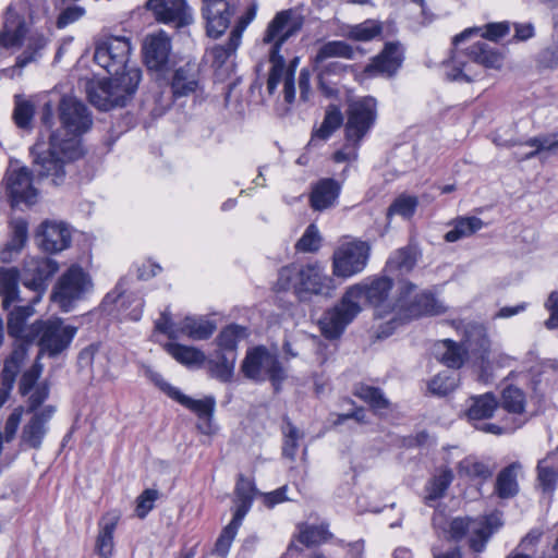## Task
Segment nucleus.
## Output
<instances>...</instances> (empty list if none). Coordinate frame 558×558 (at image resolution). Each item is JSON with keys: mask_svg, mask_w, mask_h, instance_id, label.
Returning a JSON list of instances; mask_svg holds the SVG:
<instances>
[{"mask_svg": "<svg viewBox=\"0 0 558 558\" xmlns=\"http://www.w3.org/2000/svg\"><path fill=\"white\" fill-rule=\"evenodd\" d=\"M519 464L512 463L505 468L498 475L496 482V490L499 497L510 498L518 492V483L515 478V469Z\"/></svg>", "mask_w": 558, "mask_h": 558, "instance_id": "nucleus-47", "label": "nucleus"}, {"mask_svg": "<svg viewBox=\"0 0 558 558\" xmlns=\"http://www.w3.org/2000/svg\"><path fill=\"white\" fill-rule=\"evenodd\" d=\"M27 32L25 19L12 5L8 7L0 32V53L4 49L19 47Z\"/></svg>", "mask_w": 558, "mask_h": 558, "instance_id": "nucleus-25", "label": "nucleus"}, {"mask_svg": "<svg viewBox=\"0 0 558 558\" xmlns=\"http://www.w3.org/2000/svg\"><path fill=\"white\" fill-rule=\"evenodd\" d=\"M141 80L142 71L138 68H130L110 78L90 83L87 87L88 99L104 111L123 107L134 96Z\"/></svg>", "mask_w": 558, "mask_h": 558, "instance_id": "nucleus-6", "label": "nucleus"}, {"mask_svg": "<svg viewBox=\"0 0 558 558\" xmlns=\"http://www.w3.org/2000/svg\"><path fill=\"white\" fill-rule=\"evenodd\" d=\"M409 316L437 315L445 312V306L432 294L424 292L416 296L409 307Z\"/></svg>", "mask_w": 558, "mask_h": 558, "instance_id": "nucleus-42", "label": "nucleus"}, {"mask_svg": "<svg viewBox=\"0 0 558 558\" xmlns=\"http://www.w3.org/2000/svg\"><path fill=\"white\" fill-rule=\"evenodd\" d=\"M331 537L327 526L324 525H307L301 530L299 541L306 545L313 546L326 542Z\"/></svg>", "mask_w": 558, "mask_h": 558, "instance_id": "nucleus-56", "label": "nucleus"}, {"mask_svg": "<svg viewBox=\"0 0 558 558\" xmlns=\"http://www.w3.org/2000/svg\"><path fill=\"white\" fill-rule=\"evenodd\" d=\"M59 265L56 260L48 257L29 258L25 260L20 272V282H22L25 293L31 296L27 299L33 303H39L48 290V282L58 271Z\"/></svg>", "mask_w": 558, "mask_h": 558, "instance_id": "nucleus-11", "label": "nucleus"}, {"mask_svg": "<svg viewBox=\"0 0 558 558\" xmlns=\"http://www.w3.org/2000/svg\"><path fill=\"white\" fill-rule=\"evenodd\" d=\"M303 20L291 10L281 11L269 22L264 35L265 44H272L269 60L271 69L267 80V92L274 95L279 83L283 82V96L288 104L295 99L294 72L300 59L293 58L286 66L284 58L279 53L281 46L302 28Z\"/></svg>", "mask_w": 558, "mask_h": 558, "instance_id": "nucleus-3", "label": "nucleus"}, {"mask_svg": "<svg viewBox=\"0 0 558 558\" xmlns=\"http://www.w3.org/2000/svg\"><path fill=\"white\" fill-rule=\"evenodd\" d=\"M12 238L8 242L12 247H15V253H20L27 241L28 226L23 218H16L11 222Z\"/></svg>", "mask_w": 558, "mask_h": 558, "instance_id": "nucleus-60", "label": "nucleus"}, {"mask_svg": "<svg viewBox=\"0 0 558 558\" xmlns=\"http://www.w3.org/2000/svg\"><path fill=\"white\" fill-rule=\"evenodd\" d=\"M462 343L468 352L477 355L484 360L490 348V341L486 328L477 323H469L464 327V337Z\"/></svg>", "mask_w": 558, "mask_h": 558, "instance_id": "nucleus-31", "label": "nucleus"}, {"mask_svg": "<svg viewBox=\"0 0 558 558\" xmlns=\"http://www.w3.org/2000/svg\"><path fill=\"white\" fill-rule=\"evenodd\" d=\"M170 51V38L163 31L147 36L143 46L144 60L147 68L150 70H161L168 63Z\"/></svg>", "mask_w": 558, "mask_h": 558, "instance_id": "nucleus-23", "label": "nucleus"}, {"mask_svg": "<svg viewBox=\"0 0 558 558\" xmlns=\"http://www.w3.org/2000/svg\"><path fill=\"white\" fill-rule=\"evenodd\" d=\"M150 378L168 397L175 400L186 409L196 413L197 416L204 421V423L198 425V428L204 434H209L210 421L213 418L216 404L215 399L213 397H206L205 399L195 400L182 393L178 388L171 386L158 373H151Z\"/></svg>", "mask_w": 558, "mask_h": 558, "instance_id": "nucleus-17", "label": "nucleus"}, {"mask_svg": "<svg viewBox=\"0 0 558 558\" xmlns=\"http://www.w3.org/2000/svg\"><path fill=\"white\" fill-rule=\"evenodd\" d=\"M146 7L158 22L175 28L185 27L193 22L186 0H148Z\"/></svg>", "mask_w": 558, "mask_h": 558, "instance_id": "nucleus-18", "label": "nucleus"}, {"mask_svg": "<svg viewBox=\"0 0 558 558\" xmlns=\"http://www.w3.org/2000/svg\"><path fill=\"white\" fill-rule=\"evenodd\" d=\"M469 401L470 405L465 412V415L470 421L489 418L493 416L498 407L496 397L490 392L480 396H472Z\"/></svg>", "mask_w": 558, "mask_h": 558, "instance_id": "nucleus-34", "label": "nucleus"}, {"mask_svg": "<svg viewBox=\"0 0 558 558\" xmlns=\"http://www.w3.org/2000/svg\"><path fill=\"white\" fill-rule=\"evenodd\" d=\"M86 11L83 7L72 5L62 10L57 19L56 25L59 29L77 22L85 15Z\"/></svg>", "mask_w": 558, "mask_h": 558, "instance_id": "nucleus-64", "label": "nucleus"}, {"mask_svg": "<svg viewBox=\"0 0 558 558\" xmlns=\"http://www.w3.org/2000/svg\"><path fill=\"white\" fill-rule=\"evenodd\" d=\"M536 470L537 488L541 489L544 495L550 496L556 489L558 480L557 471L548 464L547 459L538 461Z\"/></svg>", "mask_w": 558, "mask_h": 558, "instance_id": "nucleus-48", "label": "nucleus"}, {"mask_svg": "<svg viewBox=\"0 0 558 558\" xmlns=\"http://www.w3.org/2000/svg\"><path fill=\"white\" fill-rule=\"evenodd\" d=\"M39 246L48 253H58L71 243V235L69 229L57 222L45 221L40 226Z\"/></svg>", "mask_w": 558, "mask_h": 558, "instance_id": "nucleus-27", "label": "nucleus"}, {"mask_svg": "<svg viewBox=\"0 0 558 558\" xmlns=\"http://www.w3.org/2000/svg\"><path fill=\"white\" fill-rule=\"evenodd\" d=\"M20 288V272L16 267H0V305L8 312L7 330L17 342L32 343L33 324L27 320L35 315V305Z\"/></svg>", "mask_w": 558, "mask_h": 558, "instance_id": "nucleus-4", "label": "nucleus"}, {"mask_svg": "<svg viewBox=\"0 0 558 558\" xmlns=\"http://www.w3.org/2000/svg\"><path fill=\"white\" fill-rule=\"evenodd\" d=\"M47 38L41 34H34L28 38L25 50L16 58L15 68L23 69L40 58V51L46 47Z\"/></svg>", "mask_w": 558, "mask_h": 558, "instance_id": "nucleus-46", "label": "nucleus"}, {"mask_svg": "<svg viewBox=\"0 0 558 558\" xmlns=\"http://www.w3.org/2000/svg\"><path fill=\"white\" fill-rule=\"evenodd\" d=\"M509 29L508 23H490L486 25L485 32L481 34L483 39L474 43L465 50L459 49V46L472 35L481 33L482 29L466 28L456 35L452 39L451 70L448 72V76L452 81H473L475 76V72L472 70L473 63L487 69H500L504 61L502 54L484 39L496 41L506 36Z\"/></svg>", "mask_w": 558, "mask_h": 558, "instance_id": "nucleus-2", "label": "nucleus"}, {"mask_svg": "<svg viewBox=\"0 0 558 558\" xmlns=\"http://www.w3.org/2000/svg\"><path fill=\"white\" fill-rule=\"evenodd\" d=\"M357 293V288H347L340 301L323 314L318 325L325 338H339L361 313L362 306L356 303Z\"/></svg>", "mask_w": 558, "mask_h": 558, "instance_id": "nucleus-9", "label": "nucleus"}, {"mask_svg": "<svg viewBox=\"0 0 558 558\" xmlns=\"http://www.w3.org/2000/svg\"><path fill=\"white\" fill-rule=\"evenodd\" d=\"M377 120V100L372 96L352 100L347 109L344 136L363 141Z\"/></svg>", "mask_w": 558, "mask_h": 558, "instance_id": "nucleus-12", "label": "nucleus"}, {"mask_svg": "<svg viewBox=\"0 0 558 558\" xmlns=\"http://www.w3.org/2000/svg\"><path fill=\"white\" fill-rule=\"evenodd\" d=\"M438 360L448 368H460L468 355V350L463 343H457L450 339L440 341L436 347Z\"/></svg>", "mask_w": 558, "mask_h": 558, "instance_id": "nucleus-32", "label": "nucleus"}, {"mask_svg": "<svg viewBox=\"0 0 558 558\" xmlns=\"http://www.w3.org/2000/svg\"><path fill=\"white\" fill-rule=\"evenodd\" d=\"M453 480V474L451 470L445 469L441 470L438 474H436L426 485V504H430L441 497H444L446 490L450 486Z\"/></svg>", "mask_w": 558, "mask_h": 558, "instance_id": "nucleus-45", "label": "nucleus"}, {"mask_svg": "<svg viewBox=\"0 0 558 558\" xmlns=\"http://www.w3.org/2000/svg\"><path fill=\"white\" fill-rule=\"evenodd\" d=\"M159 493L156 489H145L136 499V515L144 519L154 508L155 501L158 499Z\"/></svg>", "mask_w": 558, "mask_h": 558, "instance_id": "nucleus-61", "label": "nucleus"}, {"mask_svg": "<svg viewBox=\"0 0 558 558\" xmlns=\"http://www.w3.org/2000/svg\"><path fill=\"white\" fill-rule=\"evenodd\" d=\"M31 343L15 341L12 345L11 353L3 362L1 372L2 381L14 383L28 355V347Z\"/></svg>", "mask_w": 558, "mask_h": 558, "instance_id": "nucleus-33", "label": "nucleus"}, {"mask_svg": "<svg viewBox=\"0 0 558 558\" xmlns=\"http://www.w3.org/2000/svg\"><path fill=\"white\" fill-rule=\"evenodd\" d=\"M236 352L223 353L217 351L215 357L208 361L211 377L229 383L233 377Z\"/></svg>", "mask_w": 558, "mask_h": 558, "instance_id": "nucleus-36", "label": "nucleus"}, {"mask_svg": "<svg viewBox=\"0 0 558 558\" xmlns=\"http://www.w3.org/2000/svg\"><path fill=\"white\" fill-rule=\"evenodd\" d=\"M459 474L469 477L488 478L492 475L489 468L483 462L472 458L463 459L458 465Z\"/></svg>", "mask_w": 558, "mask_h": 558, "instance_id": "nucleus-57", "label": "nucleus"}, {"mask_svg": "<svg viewBox=\"0 0 558 558\" xmlns=\"http://www.w3.org/2000/svg\"><path fill=\"white\" fill-rule=\"evenodd\" d=\"M341 192V183L331 178L318 180L312 186L310 194V205L315 211H324L332 208L338 203Z\"/></svg>", "mask_w": 558, "mask_h": 558, "instance_id": "nucleus-26", "label": "nucleus"}, {"mask_svg": "<svg viewBox=\"0 0 558 558\" xmlns=\"http://www.w3.org/2000/svg\"><path fill=\"white\" fill-rule=\"evenodd\" d=\"M349 288H357V304H361V301L365 299L369 304L379 306L387 299L392 288V281L388 277H379L372 280H363Z\"/></svg>", "mask_w": 558, "mask_h": 558, "instance_id": "nucleus-28", "label": "nucleus"}, {"mask_svg": "<svg viewBox=\"0 0 558 558\" xmlns=\"http://www.w3.org/2000/svg\"><path fill=\"white\" fill-rule=\"evenodd\" d=\"M320 235L315 225H310L301 239L296 242L295 248L299 252L312 253L318 251L320 246Z\"/></svg>", "mask_w": 558, "mask_h": 558, "instance_id": "nucleus-58", "label": "nucleus"}, {"mask_svg": "<svg viewBox=\"0 0 558 558\" xmlns=\"http://www.w3.org/2000/svg\"><path fill=\"white\" fill-rule=\"evenodd\" d=\"M58 109L61 126L49 135V147L37 142L32 148L34 171L39 178H51L54 185L63 182L65 165L84 156L81 135L93 124L86 105L73 96H63Z\"/></svg>", "mask_w": 558, "mask_h": 558, "instance_id": "nucleus-1", "label": "nucleus"}, {"mask_svg": "<svg viewBox=\"0 0 558 558\" xmlns=\"http://www.w3.org/2000/svg\"><path fill=\"white\" fill-rule=\"evenodd\" d=\"M383 32V25L375 20H366L360 24L350 27L348 37L356 41H369L379 36Z\"/></svg>", "mask_w": 558, "mask_h": 558, "instance_id": "nucleus-49", "label": "nucleus"}, {"mask_svg": "<svg viewBox=\"0 0 558 558\" xmlns=\"http://www.w3.org/2000/svg\"><path fill=\"white\" fill-rule=\"evenodd\" d=\"M121 513L118 510L107 512L99 521V533L95 549L101 558H109L113 553V533L120 521Z\"/></svg>", "mask_w": 558, "mask_h": 558, "instance_id": "nucleus-30", "label": "nucleus"}, {"mask_svg": "<svg viewBox=\"0 0 558 558\" xmlns=\"http://www.w3.org/2000/svg\"><path fill=\"white\" fill-rule=\"evenodd\" d=\"M130 51L131 45L125 38H108L97 44L94 60L111 75H118L131 68L128 66Z\"/></svg>", "mask_w": 558, "mask_h": 558, "instance_id": "nucleus-15", "label": "nucleus"}, {"mask_svg": "<svg viewBox=\"0 0 558 558\" xmlns=\"http://www.w3.org/2000/svg\"><path fill=\"white\" fill-rule=\"evenodd\" d=\"M242 32L243 27L235 26L232 29L227 44L216 45L210 49L209 54L214 65L218 68L222 66L227 60L236 51L241 43Z\"/></svg>", "mask_w": 558, "mask_h": 558, "instance_id": "nucleus-40", "label": "nucleus"}, {"mask_svg": "<svg viewBox=\"0 0 558 558\" xmlns=\"http://www.w3.org/2000/svg\"><path fill=\"white\" fill-rule=\"evenodd\" d=\"M150 378L168 397L175 400L186 409L196 413L197 416L204 421V423L198 425V428L204 434H209L210 421L213 418L216 404L215 399L213 397H206L205 399L195 400L182 393L178 388L171 386L158 373H151Z\"/></svg>", "mask_w": 558, "mask_h": 558, "instance_id": "nucleus-16", "label": "nucleus"}, {"mask_svg": "<svg viewBox=\"0 0 558 558\" xmlns=\"http://www.w3.org/2000/svg\"><path fill=\"white\" fill-rule=\"evenodd\" d=\"M245 327L239 325H230L221 330L217 338V343L220 352L230 353L235 352L238 343L247 337Z\"/></svg>", "mask_w": 558, "mask_h": 558, "instance_id": "nucleus-43", "label": "nucleus"}, {"mask_svg": "<svg viewBox=\"0 0 558 558\" xmlns=\"http://www.w3.org/2000/svg\"><path fill=\"white\" fill-rule=\"evenodd\" d=\"M403 62V48L399 43H387L379 54L365 66L367 76L392 77Z\"/></svg>", "mask_w": 558, "mask_h": 558, "instance_id": "nucleus-20", "label": "nucleus"}, {"mask_svg": "<svg viewBox=\"0 0 558 558\" xmlns=\"http://www.w3.org/2000/svg\"><path fill=\"white\" fill-rule=\"evenodd\" d=\"M32 343L38 340L40 353L56 357L66 350L76 335V327L65 325L61 318L37 319L33 323Z\"/></svg>", "mask_w": 558, "mask_h": 558, "instance_id": "nucleus-8", "label": "nucleus"}, {"mask_svg": "<svg viewBox=\"0 0 558 558\" xmlns=\"http://www.w3.org/2000/svg\"><path fill=\"white\" fill-rule=\"evenodd\" d=\"M502 525L501 513L470 518L457 517L449 523V538L460 542L468 538L469 547L474 553H482L490 536Z\"/></svg>", "mask_w": 558, "mask_h": 558, "instance_id": "nucleus-7", "label": "nucleus"}, {"mask_svg": "<svg viewBox=\"0 0 558 558\" xmlns=\"http://www.w3.org/2000/svg\"><path fill=\"white\" fill-rule=\"evenodd\" d=\"M417 204L418 201L415 196L402 194L389 206L387 217L399 215L403 218H410L414 215Z\"/></svg>", "mask_w": 558, "mask_h": 558, "instance_id": "nucleus-55", "label": "nucleus"}, {"mask_svg": "<svg viewBox=\"0 0 558 558\" xmlns=\"http://www.w3.org/2000/svg\"><path fill=\"white\" fill-rule=\"evenodd\" d=\"M89 276L78 266H72L61 276L52 292V300L64 312L71 310L72 303L82 299L92 289Z\"/></svg>", "mask_w": 558, "mask_h": 558, "instance_id": "nucleus-14", "label": "nucleus"}, {"mask_svg": "<svg viewBox=\"0 0 558 558\" xmlns=\"http://www.w3.org/2000/svg\"><path fill=\"white\" fill-rule=\"evenodd\" d=\"M282 433L284 436L282 454L290 460H293L296 454V450L299 447L298 441L304 437V434L295 427L289 420L286 421L284 426L282 427Z\"/></svg>", "mask_w": 558, "mask_h": 558, "instance_id": "nucleus-52", "label": "nucleus"}, {"mask_svg": "<svg viewBox=\"0 0 558 558\" xmlns=\"http://www.w3.org/2000/svg\"><path fill=\"white\" fill-rule=\"evenodd\" d=\"M363 141L344 136V144L332 154V160L337 163H353L359 158V149Z\"/></svg>", "mask_w": 558, "mask_h": 558, "instance_id": "nucleus-54", "label": "nucleus"}, {"mask_svg": "<svg viewBox=\"0 0 558 558\" xmlns=\"http://www.w3.org/2000/svg\"><path fill=\"white\" fill-rule=\"evenodd\" d=\"M35 108L34 105L21 96H15L13 119L20 129H28L32 125Z\"/></svg>", "mask_w": 558, "mask_h": 558, "instance_id": "nucleus-53", "label": "nucleus"}, {"mask_svg": "<svg viewBox=\"0 0 558 558\" xmlns=\"http://www.w3.org/2000/svg\"><path fill=\"white\" fill-rule=\"evenodd\" d=\"M202 15L209 37H220L229 27L232 12L226 0H204Z\"/></svg>", "mask_w": 558, "mask_h": 558, "instance_id": "nucleus-21", "label": "nucleus"}, {"mask_svg": "<svg viewBox=\"0 0 558 558\" xmlns=\"http://www.w3.org/2000/svg\"><path fill=\"white\" fill-rule=\"evenodd\" d=\"M241 371L246 378L254 381L260 383L269 379L276 390L279 389V385L287 376L277 354L263 345L256 347L246 353Z\"/></svg>", "mask_w": 558, "mask_h": 558, "instance_id": "nucleus-10", "label": "nucleus"}, {"mask_svg": "<svg viewBox=\"0 0 558 558\" xmlns=\"http://www.w3.org/2000/svg\"><path fill=\"white\" fill-rule=\"evenodd\" d=\"M353 57V48L343 40H331L322 45L313 58V66L318 73L320 83L323 84V72L327 69L326 61L332 58L351 60Z\"/></svg>", "mask_w": 558, "mask_h": 558, "instance_id": "nucleus-29", "label": "nucleus"}, {"mask_svg": "<svg viewBox=\"0 0 558 558\" xmlns=\"http://www.w3.org/2000/svg\"><path fill=\"white\" fill-rule=\"evenodd\" d=\"M343 123V116L339 107L336 105H329L326 109L324 120L319 128L313 131L310 145H314L317 140L325 142L327 141L336 130H338Z\"/></svg>", "mask_w": 558, "mask_h": 558, "instance_id": "nucleus-35", "label": "nucleus"}, {"mask_svg": "<svg viewBox=\"0 0 558 558\" xmlns=\"http://www.w3.org/2000/svg\"><path fill=\"white\" fill-rule=\"evenodd\" d=\"M172 94L175 98L187 97L201 89V66L195 61H189L178 68L171 81Z\"/></svg>", "mask_w": 558, "mask_h": 558, "instance_id": "nucleus-22", "label": "nucleus"}, {"mask_svg": "<svg viewBox=\"0 0 558 558\" xmlns=\"http://www.w3.org/2000/svg\"><path fill=\"white\" fill-rule=\"evenodd\" d=\"M459 378L454 372L445 371L430 380L428 389L434 395L446 396L457 388Z\"/></svg>", "mask_w": 558, "mask_h": 558, "instance_id": "nucleus-50", "label": "nucleus"}, {"mask_svg": "<svg viewBox=\"0 0 558 558\" xmlns=\"http://www.w3.org/2000/svg\"><path fill=\"white\" fill-rule=\"evenodd\" d=\"M3 181L14 204L25 203L32 205L36 203L38 191L33 184L32 172L28 168L10 167L5 172Z\"/></svg>", "mask_w": 558, "mask_h": 558, "instance_id": "nucleus-19", "label": "nucleus"}, {"mask_svg": "<svg viewBox=\"0 0 558 558\" xmlns=\"http://www.w3.org/2000/svg\"><path fill=\"white\" fill-rule=\"evenodd\" d=\"M155 329L167 335L170 339H177L180 336V324L172 323L170 313L167 310L156 320Z\"/></svg>", "mask_w": 558, "mask_h": 558, "instance_id": "nucleus-63", "label": "nucleus"}, {"mask_svg": "<svg viewBox=\"0 0 558 558\" xmlns=\"http://www.w3.org/2000/svg\"><path fill=\"white\" fill-rule=\"evenodd\" d=\"M54 412L56 408L53 405H46L39 412H35L22 429V442L33 449H39L48 430L47 424Z\"/></svg>", "mask_w": 558, "mask_h": 558, "instance_id": "nucleus-24", "label": "nucleus"}, {"mask_svg": "<svg viewBox=\"0 0 558 558\" xmlns=\"http://www.w3.org/2000/svg\"><path fill=\"white\" fill-rule=\"evenodd\" d=\"M216 325L203 317H185L180 323V335H186L193 340H205L211 337Z\"/></svg>", "mask_w": 558, "mask_h": 558, "instance_id": "nucleus-37", "label": "nucleus"}, {"mask_svg": "<svg viewBox=\"0 0 558 558\" xmlns=\"http://www.w3.org/2000/svg\"><path fill=\"white\" fill-rule=\"evenodd\" d=\"M501 405L509 413L522 414L525 409L524 392L517 387L508 386L502 391Z\"/></svg>", "mask_w": 558, "mask_h": 558, "instance_id": "nucleus-51", "label": "nucleus"}, {"mask_svg": "<svg viewBox=\"0 0 558 558\" xmlns=\"http://www.w3.org/2000/svg\"><path fill=\"white\" fill-rule=\"evenodd\" d=\"M525 145L534 147L539 154L547 151L551 155L558 154V137L557 134H541L538 136L527 140Z\"/></svg>", "mask_w": 558, "mask_h": 558, "instance_id": "nucleus-59", "label": "nucleus"}, {"mask_svg": "<svg viewBox=\"0 0 558 558\" xmlns=\"http://www.w3.org/2000/svg\"><path fill=\"white\" fill-rule=\"evenodd\" d=\"M354 395L368 403L374 412L379 414L390 405L389 400L384 396L383 391L376 387L360 385L355 388Z\"/></svg>", "mask_w": 558, "mask_h": 558, "instance_id": "nucleus-44", "label": "nucleus"}, {"mask_svg": "<svg viewBox=\"0 0 558 558\" xmlns=\"http://www.w3.org/2000/svg\"><path fill=\"white\" fill-rule=\"evenodd\" d=\"M165 349L175 361L186 366H201L206 361L205 354L194 347L170 342Z\"/></svg>", "mask_w": 558, "mask_h": 558, "instance_id": "nucleus-39", "label": "nucleus"}, {"mask_svg": "<svg viewBox=\"0 0 558 558\" xmlns=\"http://www.w3.org/2000/svg\"><path fill=\"white\" fill-rule=\"evenodd\" d=\"M277 288L281 291L292 289L301 301H306L312 295L330 298L337 289L333 278L325 274L324 268L318 265L282 267Z\"/></svg>", "mask_w": 558, "mask_h": 558, "instance_id": "nucleus-5", "label": "nucleus"}, {"mask_svg": "<svg viewBox=\"0 0 558 558\" xmlns=\"http://www.w3.org/2000/svg\"><path fill=\"white\" fill-rule=\"evenodd\" d=\"M417 253L413 247L407 246L397 250L388 259L386 268L391 274L404 275L416 265Z\"/></svg>", "mask_w": 558, "mask_h": 558, "instance_id": "nucleus-38", "label": "nucleus"}, {"mask_svg": "<svg viewBox=\"0 0 558 558\" xmlns=\"http://www.w3.org/2000/svg\"><path fill=\"white\" fill-rule=\"evenodd\" d=\"M483 226L482 219L474 216L458 218L453 223V228L445 234V240L447 242L459 241L481 230Z\"/></svg>", "mask_w": 558, "mask_h": 558, "instance_id": "nucleus-41", "label": "nucleus"}, {"mask_svg": "<svg viewBox=\"0 0 558 558\" xmlns=\"http://www.w3.org/2000/svg\"><path fill=\"white\" fill-rule=\"evenodd\" d=\"M369 245L364 241L341 244L332 255V275L348 279L364 270L369 257Z\"/></svg>", "mask_w": 558, "mask_h": 558, "instance_id": "nucleus-13", "label": "nucleus"}, {"mask_svg": "<svg viewBox=\"0 0 558 558\" xmlns=\"http://www.w3.org/2000/svg\"><path fill=\"white\" fill-rule=\"evenodd\" d=\"M537 62L544 68L558 66V33L553 36V43L538 53Z\"/></svg>", "mask_w": 558, "mask_h": 558, "instance_id": "nucleus-62", "label": "nucleus"}]
</instances>
